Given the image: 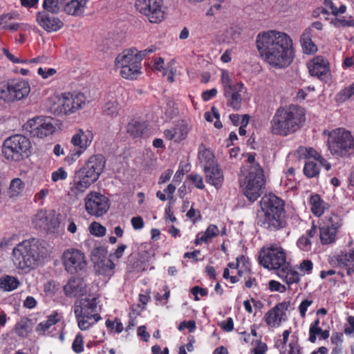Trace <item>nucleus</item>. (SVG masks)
<instances>
[{
	"mask_svg": "<svg viewBox=\"0 0 354 354\" xmlns=\"http://www.w3.org/2000/svg\"><path fill=\"white\" fill-rule=\"evenodd\" d=\"M256 45L261 56L275 68L288 66L295 57L292 40L283 32L271 30L260 32Z\"/></svg>",
	"mask_w": 354,
	"mask_h": 354,
	"instance_id": "nucleus-1",
	"label": "nucleus"
},
{
	"mask_svg": "<svg viewBox=\"0 0 354 354\" xmlns=\"http://www.w3.org/2000/svg\"><path fill=\"white\" fill-rule=\"evenodd\" d=\"M305 109L296 104L278 108L270 120V132L282 137L297 132L305 124Z\"/></svg>",
	"mask_w": 354,
	"mask_h": 354,
	"instance_id": "nucleus-2",
	"label": "nucleus"
},
{
	"mask_svg": "<svg viewBox=\"0 0 354 354\" xmlns=\"http://www.w3.org/2000/svg\"><path fill=\"white\" fill-rule=\"evenodd\" d=\"M12 257L13 263L17 269L25 272L30 271L38 266L43 258L42 248L38 240H24L13 248Z\"/></svg>",
	"mask_w": 354,
	"mask_h": 354,
	"instance_id": "nucleus-3",
	"label": "nucleus"
},
{
	"mask_svg": "<svg viewBox=\"0 0 354 354\" xmlns=\"http://www.w3.org/2000/svg\"><path fill=\"white\" fill-rule=\"evenodd\" d=\"M255 153L248 154V162L250 165L244 182L241 185L243 195L251 203L256 201L261 196L266 185L264 171L259 163L255 161Z\"/></svg>",
	"mask_w": 354,
	"mask_h": 354,
	"instance_id": "nucleus-4",
	"label": "nucleus"
},
{
	"mask_svg": "<svg viewBox=\"0 0 354 354\" xmlns=\"http://www.w3.org/2000/svg\"><path fill=\"white\" fill-rule=\"evenodd\" d=\"M328 149L333 156L345 157L354 151V138L344 128H337L328 134Z\"/></svg>",
	"mask_w": 354,
	"mask_h": 354,
	"instance_id": "nucleus-5",
	"label": "nucleus"
},
{
	"mask_svg": "<svg viewBox=\"0 0 354 354\" xmlns=\"http://www.w3.org/2000/svg\"><path fill=\"white\" fill-rule=\"evenodd\" d=\"M97 305L96 297L82 299L80 301V305H75L74 313L78 327L82 330L89 329L102 319L100 314L97 313Z\"/></svg>",
	"mask_w": 354,
	"mask_h": 354,
	"instance_id": "nucleus-6",
	"label": "nucleus"
},
{
	"mask_svg": "<svg viewBox=\"0 0 354 354\" xmlns=\"http://www.w3.org/2000/svg\"><path fill=\"white\" fill-rule=\"evenodd\" d=\"M31 143L25 136L15 134L5 140L2 153L9 160L20 161L28 157L30 153Z\"/></svg>",
	"mask_w": 354,
	"mask_h": 354,
	"instance_id": "nucleus-7",
	"label": "nucleus"
},
{
	"mask_svg": "<svg viewBox=\"0 0 354 354\" xmlns=\"http://www.w3.org/2000/svg\"><path fill=\"white\" fill-rule=\"evenodd\" d=\"M136 48L124 50L115 59V66L120 68V75L127 80H136L141 74L140 58L137 57Z\"/></svg>",
	"mask_w": 354,
	"mask_h": 354,
	"instance_id": "nucleus-8",
	"label": "nucleus"
},
{
	"mask_svg": "<svg viewBox=\"0 0 354 354\" xmlns=\"http://www.w3.org/2000/svg\"><path fill=\"white\" fill-rule=\"evenodd\" d=\"M259 263L268 270L279 271L288 263L286 253L283 248L278 244L274 243L270 246L263 247L259 252Z\"/></svg>",
	"mask_w": 354,
	"mask_h": 354,
	"instance_id": "nucleus-9",
	"label": "nucleus"
},
{
	"mask_svg": "<svg viewBox=\"0 0 354 354\" xmlns=\"http://www.w3.org/2000/svg\"><path fill=\"white\" fill-rule=\"evenodd\" d=\"M30 91L29 82L18 78L8 80L0 85V99L11 102L26 97Z\"/></svg>",
	"mask_w": 354,
	"mask_h": 354,
	"instance_id": "nucleus-10",
	"label": "nucleus"
},
{
	"mask_svg": "<svg viewBox=\"0 0 354 354\" xmlns=\"http://www.w3.org/2000/svg\"><path fill=\"white\" fill-rule=\"evenodd\" d=\"M25 130L32 138H44L56 131L55 119L44 116L34 117L24 125Z\"/></svg>",
	"mask_w": 354,
	"mask_h": 354,
	"instance_id": "nucleus-11",
	"label": "nucleus"
},
{
	"mask_svg": "<svg viewBox=\"0 0 354 354\" xmlns=\"http://www.w3.org/2000/svg\"><path fill=\"white\" fill-rule=\"evenodd\" d=\"M86 97L82 93H64L58 100V106L55 109L57 115H68L75 113L82 108L85 104Z\"/></svg>",
	"mask_w": 354,
	"mask_h": 354,
	"instance_id": "nucleus-12",
	"label": "nucleus"
},
{
	"mask_svg": "<svg viewBox=\"0 0 354 354\" xmlns=\"http://www.w3.org/2000/svg\"><path fill=\"white\" fill-rule=\"evenodd\" d=\"M135 7L150 23L158 24L165 18L162 0H136Z\"/></svg>",
	"mask_w": 354,
	"mask_h": 354,
	"instance_id": "nucleus-13",
	"label": "nucleus"
},
{
	"mask_svg": "<svg viewBox=\"0 0 354 354\" xmlns=\"http://www.w3.org/2000/svg\"><path fill=\"white\" fill-rule=\"evenodd\" d=\"M84 206L88 214L100 217L109 211L110 201L104 195L99 192H91L84 198Z\"/></svg>",
	"mask_w": 354,
	"mask_h": 354,
	"instance_id": "nucleus-14",
	"label": "nucleus"
},
{
	"mask_svg": "<svg viewBox=\"0 0 354 354\" xmlns=\"http://www.w3.org/2000/svg\"><path fill=\"white\" fill-rule=\"evenodd\" d=\"M62 261L66 271L71 274L84 270L87 265L84 254L75 248L67 249L64 252Z\"/></svg>",
	"mask_w": 354,
	"mask_h": 354,
	"instance_id": "nucleus-15",
	"label": "nucleus"
},
{
	"mask_svg": "<svg viewBox=\"0 0 354 354\" xmlns=\"http://www.w3.org/2000/svg\"><path fill=\"white\" fill-rule=\"evenodd\" d=\"M255 222L258 227L268 232H277L286 225L285 215L261 212H257Z\"/></svg>",
	"mask_w": 354,
	"mask_h": 354,
	"instance_id": "nucleus-16",
	"label": "nucleus"
},
{
	"mask_svg": "<svg viewBox=\"0 0 354 354\" xmlns=\"http://www.w3.org/2000/svg\"><path fill=\"white\" fill-rule=\"evenodd\" d=\"M105 163V158L102 154L92 156L78 171L79 176H84L94 183L103 171Z\"/></svg>",
	"mask_w": 354,
	"mask_h": 354,
	"instance_id": "nucleus-17",
	"label": "nucleus"
},
{
	"mask_svg": "<svg viewBox=\"0 0 354 354\" xmlns=\"http://www.w3.org/2000/svg\"><path fill=\"white\" fill-rule=\"evenodd\" d=\"M260 206L258 212L286 216L284 201L273 194L264 195L260 201Z\"/></svg>",
	"mask_w": 354,
	"mask_h": 354,
	"instance_id": "nucleus-18",
	"label": "nucleus"
},
{
	"mask_svg": "<svg viewBox=\"0 0 354 354\" xmlns=\"http://www.w3.org/2000/svg\"><path fill=\"white\" fill-rule=\"evenodd\" d=\"M47 11H39L36 15L38 25L47 32H57L64 27V22Z\"/></svg>",
	"mask_w": 354,
	"mask_h": 354,
	"instance_id": "nucleus-19",
	"label": "nucleus"
},
{
	"mask_svg": "<svg viewBox=\"0 0 354 354\" xmlns=\"http://www.w3.org/2000/svg\"><path fill=\"white\" fill-rule=\"evenodd\" d=\"M307 67L310 75L319 80H324L330 72L329 62L322 55L314 57L308 62Z\"/></svg>",
	"mask_w": 354,
	"mask_h": 354,
	"instance_id": "nucleus-20",
	"label": "nucleus"
},
{
	"mask_svg": "<svg viewBox=\"0 0 354 354\" xmlns=\"http://www.w3.org/2000/svg\"><path fill=\"white\" fill-rule=\"evenodd\" d=\"M190 131V128L187 124L182 120L178 122L173 127L167 129L163 131L164 138L169 141H174L176 143H180L185 140Z\"/></svg>",
	"mask_w": 354,
	"mask_h": 354,
	"instance_id": "nucleus-21",
	"label": "nucleus"
},
{
	"mask_svg": "<svg viewBox=\"0 0 354 354\" xmlns=\"http://www.w3.org/2000/svg\"><path fill=\"white\" fill-rule=\"evenodd\" d=\"M244 84L242 82L234 84L228 88H224L223 95L227 100V105L234 110H239L242 104V95Z\"/></svg>",
	"mask_w": 354,
	"mask_h": 354,
	"instance_id": "nucleus-22",
	"label": "nucleus"
},
{
	"mask_svg": "<svg viewBox=\"0 0 354 354\" xmlns=\"http://www.w3.org/2000/svg\"><path fill=\"white\" fill-rule=\"evenodd\" d=\"M289 307V302H281L269 310L264 316L266 323L272 327L279 326L282 320H285L286 311Z\"/></svg>",
	"mask_w": 354,
	"mask_h": 354,
	"instance_id": "nucleus-23",
	"label": "nucleus"
},
{
	"mask_svg": "<svg viewBox=\"0 0 354 354\" xmlns=\"http://www.w3.org/2000/svg\"><path fill=\"white\" fill-rule=\"evenodd\" d=\"M206 183L215 187L217 190L222 187L224 182V175L223 169L218 164L207 167L203 169Z\"/></svg>",
	"mask_w": 354,
	"mask_h": 354,
	"instance_id": "nucleus-24",
	"label": "nucleus"
},
{
	"mask_svg": "<svg viewBox=\"0 0 354 354\" xmlns=\"http://www.w3.org/2000/svg\"><path fill=\"white\" fill-rule=\"evenodd\" d=\"M93 140V133L90 131H83L81 129L77 130L73 136L71 143L74 147H77V150L84 152L91 145Z\"/></svg>",
	"mask_w": 354,
	"mask_h": 354,
	"instance_id": "nucleus-25",
	"label": "nucleus"
},
{
	"mask_svg": "<svg viewBox=\"0 0 354 354\" xmlns=\"http://www.w3.org/2000/svg\"><path fill=\"white\" fill-rule=\"evenodd\" d=\"M93 183L91 180L84 178V176H80L77 172L73 182L71 184L68 195L77 198L78 196L83 194Z\"/></svg>",
	"mask_w": 354,
	"mask_h": 354,
	"instance_id": "nucleus-26",
	"label": "nucleus"
},
{
	"mask_svg": "<svg viewBox=\"0 0 354 354\" xmlns=\"http://www.w3.org/2000/svg\"><path fill=\"white\" fill-rule=\"evenodd\" d=\"M317 236V227L313 223L310 229L308 230L304 234L301 236L297 241V247L304 252H309L312 248V239H316Z\"/></svg>",
	"mask_w": 354,
	"mask_h": 354,
	"instance_id": "nucleus-27",
	"label": "nucleus"
},
{
	"mask_svg": "<svg viewBox=\"0 0 354 354\" xmlns=\"http://www.w3.org/2000/svg\"><path fill=\"white\" fill-rule=\"evenodd\" d=\"M59 216H57L55 214H46L44 213L38 214L37 217L42 223L40 227H43L45 230L55 233L57 231L60 225Z\"/></svg>",
	"mask_w": 354,
	"mask_h": 354,
	"instance_id": "nucleus-28",
	"label": "nucleus"
},
{
	"mask_svg": "<svg viewBox=\"0 0 354 354\" xmlns=\"http://www.w3.org/2000/svg\"><path fill=\"white\" fill-rule=\"evenodd\" d=\"M308 202L311 212L317 217L322 216L324 212L329 208V205L317 194H311Z\"/></svg>",
	"mask_w": 354,
	"mask_h": 354,
	"instance_id": "nucleus-29",
	"label": "nucleus"
},
{
	"mask_svg": "<svg viewBox=\"0 0 354 354\" xmlns=\"http://www.w3.org/2000/svg\"><path fill=\"white\" fill-rule=\"evenodd\" d=\"M277 274L288 286L300 281L299 273L291 268L288 262L277 271Z\"/></svg>",
	"mask_w": 354,
	"mask_h": 354,
	"instance_id": "nucleus-30",
	"label": "nucleus"
},
{
	"mask_svg": "<svg viewBox=\"0 0 354 354\" xmlns=\"http://www.w3.org/2000/svg\"><path fill=\"white\" fill-rule=\"evenodd\" d=\"M148 124L145 121L131 120L127 125V132L133 138H141L147 131Z\"/></svg>",
	"mask_w": 354,
	"mask_h": 354,
	"instance_id": "nucleus-31",
	"label": "nucleus"
},
{
	"mask_svg": "<svg viewBox=\"0 0 354 354\" xmlns=\"http://www.w3.org/2000/svg\"><path fill=\"white\" fill-rule=\"evenodd\" d=\"M311 28H306L301 34L300 43L303 52L307 55L315 54L317 51V47L313 41Z\"/></svg>",
	"mask_w": 354,
	"mask_h": 354,
	"instance_id": "nucleus-32",
	"label": "nucleus"
},
{
	"mask_svg": "<svg viewBox=\"0 0 354 354\" xmlns=\"http://www.w3.org/2000/svg\"><path fill=\"white\" fill-rule=\"evenodd\" d=\"M339 230L335 227H329L323 225L319 227V237L322 245L334 243L337 239V234Z\"/></svg>",
	"mask_w": 354,
	"mask_h": 354,
	"instance_id": "nucleus-33",
	"label": "nucleus"
},
{
	"mask_svg": "<svg viewBox=\"0 0 354 354\" xmlns=\"http://www.w3.org/2000/svg\"><path fill=\"white\" fill-rule=\"evenodd\" d=\"M64 291L66 296L75 297L83 292L82 282L80 279L71 278L64 286Z\"/></svg>",
	"mask_w": 354,
	"mask_h": 354,
	"instance_id": "nucleus-34",
	"label": "nucleus"
},
{
	"mask_svg": "<svg viewBox=\"0 0 354 354\" xmlns=\"http://www.w3.org/2000/svg\"><path fill=\"white\" fill-rule=\"evenodd\" d=\"M219 28L218 21L215 19L201 21L198 25V31L203 37L214 35Z\"/></svg>",
	"mask_w": 354,
	"mask_h": 354,
	"instance_id": "nucleus-35",
	"label": "nucleus"
},
{
	"mask_svg": "<svg viewBox=\"0 0 354 354\" xmlns=\"http://www.w3.org/2000/svg\"><path fill=\"white\" fill-rule=\"evenodd\" d=\"M86 4V0H71L64 7V11L73 16H82L84 12V8Z\"/></svg>",
	"mask_w": 354,
	"mask_h": 354,
	"instance_id": "nucleus-36",
	"label": "nucleus"
},
{
	"mask_svg": "<svg viewBox=\"0 0 354 354\" xmlns=\"http://www.w3.org/2000/svg\"><path fill=\"white\" fill-rule=\"evenodd\" d=\"M333 258L339 267H354V250H349L348 252L340 251L334 255Z\"/></svg>",
	"mask_w": 354,
	"mask_h": 354,
	"instance_id": "nucleus-37",
	"label": "nucleus"
},
{
	"mask_svg": "<svg viewBox=\"0 0 354 354\" xmlns=\"http://www.w3.org/2000/svg\"><path fill=\"white\" fill-rule=\"evenodd\" d=\"M115 264L111 259H104L95 264V268L99 275L111 277L114 274Z\"/></svg>",
	"mask_w": 354,
	"mask_h": 354,
	"instance_id": "nucleus-38",
	"label": "nucleus"
},
{
	"mask_svg": "<svg viewBox=\"0 0 354 354\" xmlns=\"http://www.w3.org/2000/svg\"><path fill=\"white\" fill-rule=\"evenodd\" d=\"M198 158L203 169L218 164L215 159L213 153L208 149H203L198 151Z\"/></svg>",
	"mask_w": 354,
	"mask_h": 354,
	"instance_id": "nucleus-39",
	"label": "nucleus"
},
{
	"mask_svg": "<svg viewBox=\"0 0 354 354\" xmlns=\"http://www.w3.org/2000/svg\"><path fill=\"white\" fill-rule=\"evenodd\" d=\"M60 320V317L57 311H53L47 317L46 320L41 322L36 328V331L39 333H45L52 326L56 324Z\"/></svg>",
	"mask_w": 354,
	"mask_h": 354,
	"instance_id": "nucleus-40",
	"label": "nucleus"
},
{
	"mask_svg": "<svg viewBox=\"0 0 354 354\" xmlns=\"http://www.w3.org/2000/svg\"><path fill=\"white\" fill-rule=\"evenodd\" d=\"M20 285L19 280L15 277L4 275L0 277V290L11 292L16 290Z\"/></svg>",
	"mask_w": 354,
	"mask_h": 354,
	"instance_id": "nucleus-41",
	"label": "nucleus"
},
{
	"mask_svg": "<svg viewBox=\"0 0 354 354\" xmlns=\"http://www.w3.org/2000/svg\"><path fill=\"white\" fill-rule=\"evenodd\" d=\"M321 225L339 230L342 225V218L338 214L330 212L324 216Z\"/></svg>",
	"mask_w": 354,
	"mask_h": 354,
	"instance_id": "nucleus-42",
	"label": "nucleus"
},
{
	"mask_svg": "<svg viewBox=\"0 0 354 354\" xmlns=\"http://www.w3.org/2000/svg\"><path fill=\"white\" fill-rule=\"evenodd\" d=\"M304 174L308 178H315L320 172V165L315 160H306L303 169Z\"/></svg>",
	"mask_w": 354,
	"mask_h": 354,
	"instance_id": "nucleus-43",
	"label": "nucleus"
},
{
	"mask_svg": "<svg viewBox=\"0 0 354 354\" xmlns=\"http://www.w3.org/2000/svg\"><path fill=\"white\" fill-rule=\"evenodd\" d=\"M32 330L30 320L27 318H22L15 326V333L21 337H26Z\"/></svg>",
	"mask_w": 354,
	"mask_h": 354,
	"instance_id": "nucleus-44",
	"label": "nucleus"
},
{
	"mask_svg": "<svg viewBox=\"0 0 354 354\" xmlns=\"http://www.w3.org/2000/svg\"><path fill=\"white\" fill-rule=\"evenodd\" d=\"M279 354H302V347L298 339L291 340L286 346H281Z\"/></svg>",
	"mask_w": 354,
	"mask_h": 354,
	"instance_id": "nucleus-45",
	"label": "nucleus"
},
{
	"mask_svg": "<svg viewBox=\"0 0 354 354\" xmlns=\"http://www.w3.org/2000/svg\"><path fill=\"white\" fill-rule=\"evenodd\" d=\"M354 96V82L340 90L335 95L337 103H343Z\"/></svg>",
	"mask_w": 354,
	"mask_h": 354,
	"instance_id": "nucleus-46",
	"label": "nucleus"
},
{
	"mask_svg": "<svg viewBox=\"0 0 354 354\" xmlns=\"http://www.w3.org/2000/svg\"><path fill=\"white\" fill-rule=\"evenodd\" d=\"M120 109L119 103L116 100L109 101L102 107L103 114L111 118L116 117Z\"/></svg>",
	"mask_w": 354,
	"mask_h": 354,
	"instance_id": "nucleus-47",
	"label": "nucleus"
},
{
	"mask_svg": "<svg viewBox=\"0 0 354 354\" xmlns=\"http://www.w3.org/2000/svg\"><path fill=\"white\" fill-rule=\"evenodd\" d=\"M297 152L299 154L300 157H302L307 160H310V158H313L315 161H317L318 159L321 158L322 156L313 147L306 148L301 147L297 150Z\"/></svg>",
	"mask_w": 354,
	"mask_h": 354,
	"instance_id": "nucleus-48",
	"label": "nucleus"
},
{
	"mask_svg": "<svg viewBox=\"0 0 354 354\" xmlns=\"http://www.w3.org/2000/svg\"><path fill=\"white\" fill-rule=\"evenodd\" d=\"M319 318H317L310 324L308 340L311 343L316 342L317 336L319 335L322 332V328L319 326Z\"/></svg>",
	"mask_w": 354,
	"mask_h": 354,
	"instance_id": "nucleus-49",
	"label": "nucleus"
},
{
	"mask_svg": "<svg viewBox=\"0 0 354 354\" xmlns=\"http://www.w3.org/2000/svg\"><path fill=\"white\" fill-rule=\"evenodd\" d=\"M25 183L19 178H14L12 180L10 185V193L11 196H19L24 189Z\"/></svg>",
	"mask_w": 354,
	"mask_h": 354,
	"instance_id": "nucleus-50",
	"label": "nucleus"
},
{
	"mask_svg": "<svg viewBox=\"0 0 354 354\" xmlns=\"http://www.w3.org/2000/svg\"><path fill=\"white\" fill-rule=\"evenodd\" d=\"M59 0H44L43 11H47L51 14H57L59 12Z\"/></svg>",
	"mask_w": 354,
	"mask_h": 354,
	"instance_id": "nucleus-51",
	"label": "nucleus"
},
{
	"mask_svg": "<svg viewBox=\"0 0 354 354\" xmlns=\"http://www.w3.org/2000/svg\"><path fill=\"white\" fill-rule=\"evenodd\" d=\"M3 54L12 63L17 64H27V63H37L39 61V57H35L31 59H22L18 57H16L14 55L10 53L8 49H3Z\"/></svg>",
	"mask_w": 354,
	"mask_h": 354,
	"instance_id": "nucleus-52",
	"label": "nucleus"
},
{
	"mask_svg": "<svg viewBox=\"0 0 354 354\" xmlns=\"http://www.w3.org/2000/svg\"><path fill=\"white\" fill-rule=\"evenodd\" d=\"M89 230L91 234L98 237L104 236L106 232V227L97 222H93L90 225Z\"/></svg>",
	"mask_w": 354,
	"mask_h": 354,
	"instance_id": "nucleus-53",
	"label": "nucleus"
},
{
	"mask_svg": "<svg viewBox=\"0 0 354 354\" xmlns=\"http://www.w3.org/2000/svg\"><path fill=\"white\" fill-rule=\"evenodd\" d=\"M72 349L76 353H81L84 351V337L82 334L78 333L72 344Z\"/></svg>",
	"mask_w": 354,
	"mask_h": 354,
	"instance_id": "nucleus-54",
	"label": "nucleus"
},
{
	"mask_svg": "<svg viewBox=\"0 0 354 354\" xmlns=\"http://www.w3.org/2000/svg\"><path fill=\"white\" fill-rule=\"evenodd\" d=\"M68 178V173L63 167H59L51 174V180L56 183L59 180H65Z\"/></svg>",
	"mask_w": 354,
	"mask_h": 354,
	"instance_id": "nucleus-55",
	"label": "nucleus"
},
{
	"mask_svg": "<svg viewBox=\"0 0 354 354\" xmlns=\"http://www.w3.org/2000/svg\"><path fill=\"white\" fill-rule=\"evenodd\" d=\"M187 179L189 180L196 188L199 189H203L205 188L203 179L201 175L192 174L187 176Z\"/></svg>",
	"mask_w": 354,
	"mask_h": 354,
	"instance_id": "nucleus-56",
	"label": "nucleus"
},
{
	"mask_svg": "<svg viewBox=\"0 0 354 354\" xmlns=\"http://www.w3.org/2000/svg\"><path fill=\"white\" fill-rule=\"evenodd\" d=\"M221 82L223 90L224 88H228L234 86V84H232V80L229 75V73L226 70H223L221 72Z\"/></svg>",
	"mask_w": 354,
	"mask_h": 354,
	"instance_id": "nucleus-57",
	"label": "nucleus"
},
{
	"mask_svg": "<svg viewBox=\"0 0 354 354\" xmlns=\"http://www.w3.org/2000/svg\"><path fill=\"white\" fill-rule=\"evenodd\" d=\"M191 293L194 295V300L199 301V297L198 295H200L201 297H206L208 294V290L207 288H201L198 286H194L191 289Z\"/></svg>",
	"mask_w": 354,
	"mask_h": 354,
	"instance_id": "nucleus-58",
	"label": "nucleus"
},
{
	"mask_svg": "<svg viewBox=\"0 0 354 354\" xmlns=\"http://www.w3.org/2000/svg\"><path fill=\"white\" fill-rule=\"evenodd\" d=\"M268 287L270 291H277L282 293L286 290V287L284 285L275 280H270L268 283Z\"/></svg>",
	"mask_w": 354,
	"mask_h": 354,
	"instance_id": "nucleus-59",
	"label": "nucleus"
},
{
	"mask_svg": "<svg viewBox=\"0 0 354 354\" xmlns=\"http://www.w3.org/2000/svg\"><path fill=\"white\" fill-rule=\"evenodd\" d=\"M57 73V71L53 68H42L40 67L37 70V73L43 78L47 79L49 77L53 76Z\"/></svg>",
	"mask_w": 354,
	"mask_h": 354,
	"instance_id": "nucleus-60",
	"label": "nucleus"
},
{
	"mask_svg": "<svg viewBox=\"0 0 354 354\" xmlns=\"http://www.w3.org/2000/svg\"><path fill=\"white\" fill-rule=\"evenodd\" d=\"M313 268V263L309 259H305L302 261L299 266V269L304 273L310 274Z\"/></svg>",
	"mask_w": 354,
	"mask_h": 354,
	"instance_id": "nucleus-61",
	"label": "nucleus"
},
{
	"mask_svg": "<svg viewBox=\"0 0 354 354\" xmlns=\"http://www.w3.org/2000/svg\"><path fill=\"white\" fill-rule=\"evenodd\" d=\"M313 304V300H310L308 299H306L303 300L301 304L299 306V311L300 316L302 318H304L306 317V311L308 310V308L311 306Z\"/></svg>",
	"mask_w": 354,
	"mask_h": 354,
	"instance_id": "nucleus-62",
	"label": "nucleus"
},
{
	"mask_svg": "<svg viewBox=\"0 0 354 354\" xmlns=\"http://www.w3.org/2000/svg\"><path fill=\"white\" fill-rule=\"evenodd\" d=\"M131 223L135 230H141L145 226L142 217L140 216H134L131 219Z\"/></svg>",
	"mask_w": 354,
	"mask_h": 354,
	"instance_id": "nucleus-63",
	"label": "nucleus"
},
{
	"mask_svg": "<svg viewBox=\"0 0 354 354\" xmlns=\"http://www.w3.org/2000/svg\"><path fill=\"white\" fill-rule=\"evenodd\" d=\"M268 350L267 344L259 340L257 346L252 350L253 354H265Z\"/></svg>",
	"mask_w": 354,
	"mask_h": 354,
	"instance_id": "nucleus-64",
	"label": "nucleus"
}]
</instances>
